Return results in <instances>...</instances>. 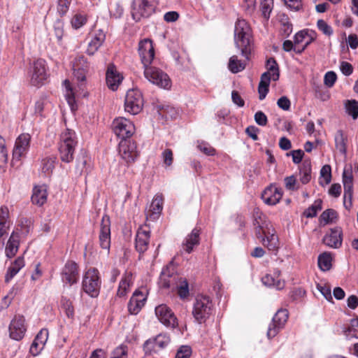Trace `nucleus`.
Instances as JSON below:
<instances>
[{"label": "nucleus", "instance_id": "nucleus-57", "mask_svg": "<svg viewBox=\"0 0 358 358\" xmlns=\"http://www.w3.org/2000/svg\"><path fill=\"white\" fill-rule=\"evenodd\" d=\"M336 78H337V76H336V73H334V71H328L324 75V85H327L328 87H331L334 85V83L336 80Z\"/></svg>", "mask_w": 358, "mask_h": 358}, {"label": "nucleus", "instance_id": "nucleus-33", "mask_svg": "<svg viewBox=\"0 0 358 358\" xmlns=\"http://www.w3.org/2000/svg\"><path fill=\"white\" fill-rule=\"evenodd\" d=\"M10 224L8 208L6 206H1L0 208V238L8 233Z\"/></svg>", "mask_w": 358, "mask_h": 358}, {"label": "nucleus", "instance_id": "nucleus-2", "mask_svg": "<svg viewBox=\"0 0 358 358\" xmlns=\"http://www.w3.org/2000/svg\"><path fill=\"white\" fill-rule=\"evenodd\" d=\"M251 37L252 31L249 24L245 20H238L234 28V43L245 60L249 59L251 52Z\"/></svg>", "mask_w": 358, "mask_h": 358}, {"label": "nucleus", "instance_id": "nucleus-21", "mask_svg": "<svg viewBox=\"0 0 358 358\" xmlns=\"http://www.w3.org/2000/svg\"><path fill=\"white\" fill-rule=\"evenodd\" d=\"M106 80L108 87L115 91L122 82L123 76L113 64H110L106 70Z\"/></svg>", "mask_w": 358, "mask_h": 358}, {"label": "nucleus", "instance_id": "nucleus-53", "mask_svg": "<svg viewBox=\"0 0 358 358\" xmlns=\"http://www.w3.org/2000/svg\"><path fill=\"white\" fill-rule=\"evenodd\" d=\"M320 176L324 178L326 185L330 183L331 180V168L330 165H324L320 170Z\"/></svg>", "mask_w": 358, "mask_h": 358}, {"label": "nucleus", "instance_id": "nucleus-43", "mask_svg": "<svg viewBox=\"0 0 358 358\" xmlns=\"http://www.w3.org/2000/svg\"><path fill=\"white\" fill-rule=\"evenodd\" d=\"M61 308L64 311L66 315L73 319L74 317V308L72 301L66 297H62L61 299Z\"/></svg>", "mask_w": 358, "mask_h": 358}, {"label": "nucleus", "instance_id": "nucleus-45", "mask_svg": "<svg viewBox=\"0 0 358 358\" xmlns=\"http://www.w3.org/2000/svg\"><path fill=\"white\" fill-rule=\"evenodd\" d=\"M273 0H260V10L262 16L268 20L270 17V13L273 9Z\"/></svg>", "mask_w": 358, "mask_h": 358}, {"label": "nucleus", "instance_id": "nucleus-51", "mask_svg": "<svg viewBox=\"0 0 358 358\" xmlns=\"http://www.w3.org/2000/svg\"><path fill=\"white\" fill-rule=\"evenodd\" d=\"M317 289L327 301H332L331 290L329 285L319 283L317 285Z\"/></svg>", "mask_w": 358, "mask_h": 358}, {"label": "nucleus", "instance_id": "nucleus-46", "mask_svg": "<svg viewBox=\"0 0 358 358\" xmlns=\"http://www.w3.org/2000/svg\"><path fill=\"white\" fill-rule=\"evenodd\" d=\"M336 218V212L333 209H327L324 210L320 217V222L327 224L333 222Z\"/></svg>", "mask_w": 358, "mask_h": 358}, {"label": "nucleus", "instance_id": "nucleus-12", "mask_svg": "<svg viewBox=\"0 0 358 358\" xmlns=\"http://www.w3.org/2000/svg\"><path fill=\"white\" fill-rule=\"evenodd\" d=\"M155 315L158 320L168 327L175 328L178 326V320L171 309L166 304L159 305L155 308Z\"/></svg>", "mask_w": 358, "mask_h": 358}, {"label": "nucleus", "instance_id": "nucleus-48", "mask_svg": "<svg viewBox=\"0 0 358 358\" xmlns=\"http://www.w3.org/2000/svg\"><path fill=\"white\" fill-rule=\"evenodd\" d=\"M322 201L321 199L315 201L314 203L310 206L305 212L304 215L307 217H314L317 215L319 210H322Z\"/></svg>", "mask_w": 358, "mask_h": 358}, {"label": "nucleus", "instance_id": "nucleus-59", "mask_svg": "<svg viewBox=\"0 0 358 358\" xmlns=\"http://www.w3.org/2000/svg\"><path fill=\"white\" fill-rule=\"evenodd\" d=\"M162 157L164 164L167 166H170L173 160V152L171 149H165L162 153Z\"/></svg>", "mask_w": 358, "mask_h": 358}, {"label": "nucleus", "instance_id": "nucleus-52", "mask_svg": "<svg viewBox=\"0 0 358 358\" xmlns=\"http://www.w3.org/2000/svg\"><path fill=\"white\" fill-rule=\"evenodd\" d=\"M192 348L188 345L180 346L176 354V358H189L192 355Z\"/></svg>", "mask_w": 358, "mask_h": 358}, {"label": "nucleus", "instance_id": "nucleus-32", "mask_svg": "<svg viewBox=\"0 0 358 358\" xmlns=\"http://www.w3.org/2000/svg\"><path fill=\"white\" fill-rule=\"evenodd\" d=\"M199 244V230L195 228L185 238L182 243V248L186 252L189 254L193 251L194 247Z\"/></svg>", "mask_w": 358, "mask_h": 358}, {"label": "nucleus", "instance_id": "nucleus-16", "mask_svg": "<svg viewBox=\"0 0 358 358\" xmlns=\"http://www.w3.org/2000/svg\"><path fill=\"white\" fill-rule=\"evenodd\" d=\"M138 53L143 66L150 65L155 57L152 41L148 38L141 41L138 45Z\"/></svg>", "mask_w": 358, "mask_h": 358}, {"label": "nucleus", "instance_id": "nucleus-11", "mask_svg": "<svg viewBox=\"0 0 358 358\" xmlns=\"http://www.w3.org/2000/svg\"><path fill=\"white\" fill-rule=\"evenodd\" d=\"M48 78L47 68L45 61L39 59L35 61L33 64L31 83L34 86H41L44 84Z\"/></svg>", "mask_w": 358, "mask_h": 358}, {"label": "nucleus", "instance_id": "nucleus-44", "mask_svg": "<svg viewBox=\"0 0 358 358\" xmlns=\"http://www.w3.org/2000/svg\"><path fill=\"white\" fill-rule=\"evenodd\" d=\"M87 15L82 13H76L71 21L72 27L76 29H80L83 25H85L87 22Z\"/></svg>", "mask_w": 358, "mask_h": 358}, {"label": "nucleus", "instance_id": "nucleus-49", "mask_svg": "<svg viewBox=\"0 0 358 358\" xmlns=\"http://www.w3.org/2000/svg\"><path fill=\"white\" fill-rule=\"evenodd\" d=\"M88 63L83 55L77 56L73 62V69L88 71Z\"/></svg>", "mask_w": 358, "mask_h": 358}, {"label": "nucleus", "instance_id": "nucleus-15", "mask_svg": "<svg viewBox=\"0 0 358 358\" xmlns=\"http://www.w3.org/2000/svg\"><path fill=\"white\" fill-rule=\"evenodd\" d=\"M148 292L145 289L143 290H136L131 297L129 304L128 310L132 315H136L144 306L147 300Z\"/></svg>", "mask_w": 358, "mask_h": 358}, {"label": "nucleus", "instance_id": "nucleus-47", "mask_svg": "<svg viewBox=\"0 0 358 358\" xmlns=\"http://www.w3.org/2000/svg\"><path fill=\"white\" fill-rule=\"evenodd\" d=\"M56 157L55 156L46 157L42 159V171L45 173L52 171L55 168Z\"/></svg>", "mask_w": 358, "mask_h": 358}, {"label": "nucleus", "instance_id": "nucleus-6", "mask_svg": "<svg viewBox=\"0 0 358 358\" xmlns=\"http://www.w3.org/2000/svg\"><path fill=\"white\" fill-rule=\"evenodd\" d=\"M213 304L206 296H197L193 306L192 315L199 323L204 322L212 314Z\"/></svg>", "mask_w": 358, "mask_h": 358}, {"label": "nucleus", "instance_id": "nucleus-23", "mask_svg": "<svg viewBox=\"0 0 358 358\" xmlns=\"http://www.w3.org/2000/svg\"><path fill=\"white\" fill-rule=\"evenodd\" d=\"M282 190L275 185H270L262 194V199L268 205H275L282 196Z\"/></svg>", "mask_w": 358, "mask_h": 358}, {"label": "nucleus", "instance_id": "nucleus-17", "mask_svg": "<svg viewBox=\"0 0 358 358\" xmlns=\"http://www.w3.org/2000/svg\"><path fill=\"white\" fill-rule=\"evenodd\" d=\"M99 239L101 248L109 251L110 245V221L108 215H103L101 219Z\"/></svg>", "mask_w": 358, "mask_h": 358}, {"label": "nucleus", "instance_id": "nucleus-58", "mask_svg": "<svg viewBox=\"0 0 358 358\" xmlns=\"http://www.w3.org/2000/svg\"><path fill=\"white\" fill-rule=\"evenodd\" d=\"M71 0H58L57 10L61 15H64L69 10Z\"/></svg>", "mask_w": 358, "mask_h": 358}, {"label": "nucleus", "instance_id": "nucleus-19", "mask_svg": "<svg viewBox=\"0 0 358 358\" xmlns=\"http://www.w3.org/2000/svg\"><path fill=\"white\" fill-rule=\"evenodd\" d=\"M170 342L169 336L159 334L153 339L148 340L143 345L145 353L157 352L166 347Z\"/></svg>", "mask_w": 358, "mask_h": 358}, {"label": "nucleus", "instance_id": "nucleus-54", "mask_svg": "<svg viewBox=\"0 0 358 358\" xmlns=\"http://www.w3.org/2000/svg\"><path fill=\"white\" fill-rule=\"evenodd\" d=\"M8 159V151L6 147L5 139L0 136V164H4Z\"/></svg>", "mask_w": 358, "mask_h": 358}, {"label": "nucleus", "instance_id": "nucleus-40", "mask_svg": "<svg viewBox=\"0 0 358 358\" xmlns=\"http://www.w3.org/2000/svg\"><path fill=\"white\" fill-rule=\"evenodd\" d=\"M266 67L267 69L266 72L269 73L271 80L272 79L274 81L278 80L280 76L279 68L275 59L273 57L268 59L266 61Z\"/></svg>", "mask_w": 358, "mask_h": 358}, {"label": "nucleus", "instance_id": "nucleus-8", "mask_svg": "<svg viewBox=\"0 0 358 358\" xmlns=\"http://www.w3.org/2000/svg\"><path fill=\"white\" fill-rule=\"evenodd\" d=\"M155 7L152 0H134L132 17L136 21H139L142 17H148L155 12Z\"/></svg>", "mask_w": 358, "mask_h": 358}, {"label": "nucleus", "instance_id": "nucleus-14", "mask_svg": "<svg viewBox=\"0 0 358 358\" xmlns=\"http://www.w3.org/2000/svg\"><path fill=\"white\" fill-rule=\"evenodd\" d=\"M31 137L28 134H22L16 139L13 150V161L19 162L27 154Z\"/></svg>", "mask_w": 358, "mask_h": 358}, {"label": "nucleus", "instance_id": "nucleus-20", "mask_svg": "<svg viewBox=\"0 0 358 358\" xmlns=\"http://www.w3.org/2000/svg\"><path fill=\"white\" fill-rule=\"evenodd\" d=\"M25 320L23 316H15L9 326L10 336L12 339L21 340L26 332Z\"/></svg>", "mask_w": 358, "mask_h": 358}, {"label": "nucleus", "instance_id": "nucleus-60", "mask_svg": "<svg viewBox=\"0 0 358 358\" xmlns=\"http://www.w3.org/2000/svg\"><path fill=\"white\" fill-rule=\"evenodd\" d=\"M308 31L302 30L297 32L294 35V45H299L303 44V41L308 38Z\"/></svg>", "mask_w": 358, "mask_h": 358}, {"label": "nucleus", "instance_id": "nucleus-35", "mask_svg": "<svg viewBox=\"0 0 358 358\" xmlns=\"http://www.w3.org/2000/svg\"><path fill=\"white\" fill-rule=\"evenodd\" d=\"M271 81V77L268 72L264 73L261 76V80L258 86L259 98L260 100L265 99L268 92Z\"/></svg>", "mask_w": 358, "mask_h": 358}, {"label": "nucleus", "instance_id": "nucleus-31", "mask_svg": "<svg viewBox=\"0 0 358 358\" xmlns=\"http://www.w3.org/2000/svg\"><path fill=\"white\" fill-rule=\"evenodd\" d=\"M106 39V35L103 31L99 30L92 36L88 43L87 53L89 55H93L100 48Z\"/></svg>", "mask_w": 358, "mask_h": 358}, {"label": "nucleus", "instance_id": "nucleus-18", "mask_svg": "<svg viewBox=\"0 0 358 358\" xmlns=\"http://www.w3.org/2000/svg\"><path fill=\"white\" fill-rule=\"evenodd\" d=\"M119 154L126 162H133L138 157L136 145L134 142L122 141L119 143Z\"/></svg>", "mask_w": 358, "mask_h": 358}, {"label": "nucleus", "instance_id": "nucleus-36", "mask_svg": "<svg viewBox=\"0 0 358 358\" xmlns=\"http://www.w3.org/2000/svg\"><path fill=\"white\" fill-rule=\"evenodd\" d=\"M132 283V274L131 273H126L120 282L117 295L120 297L124 296L127 294L129 287Z\"/></svg>", "mask_w": 358, "mask_h": 358}, {"label": "nucleus", "instance_id": "nucleus-9", "mask_svg": "<svg viewBox=\"0 0 358 358\" xmlns=\"http://www.w3.org/2000/svg\"><path fill=\"white\" fill-rule=\"evenodd\" d=\"M113 130L115 135L126 141V138H130L135 131L134 124L129 120L119 117L113 122Z\"/></svg>", "mask_w": 358, "mask_h": 358}, {"label": "nucleus", "instance_id": "nucleus-41", "mask_svg": "<svg viewBox=\"0 0 358 358\" xmlns=\"http://www.w3.org/2000/svg\"><path fill=\"white\" fill-rule=\"evenodd\" d=\"M318 266L322 271H329L331 267L332 257L329 252H324L318 257Z\"/></svg>", "mask_w": 358, "mask_h": 358}, {"label": "nucleus", "instance_id": "nucleus-50", "mask_svg": "<svg viewBox=\"0 0 358 358\" xmlns=\"http://www.w3.org/2000/svg\"><path fill=\"white\" fill-rule=\"evenodd\" d=\"M64 83L66 89V93L65 94L66 99L69 105L71 106V109L73 110L76 101L74 94L72 91V88L70 86V83L69 80H65Z\"/></svg>", "mask_w": 358, "mask_h": 358}, {"label": "nucleus", "instance_id": "nucleus-24", "mask_svg": "<svg viewBox=\"0 0 358 358\" xmlns=\"http://www.w3.org/2000/svg\"><path fill=\"white\" fill-rule=\"evenodd\" d=\"M150 230L141 227L136 235V249L139 253H143L148 248Z\"/></svg>", "mask_w": 358, "mask_h": 358}, {"label": "nucleus", "instance_id": "nucleus-28", "mask_svg": "<svg viewBox=\"0 0 358 358\" xmlns=\"http://www.w3.org/2000/svg\"><path fill=\"white\" fill-rule=\"evenodd\" d=\"M280 271L278 269L274 270L273 274H266L262 279V282L268 287H274L280 290L285 287V281L280 278Z\"/></svg>", "mask_w": 358, "mask_h": 358}, {"label": "nucleus", "instance_id": "nucleus-37", "mask_svg": "<svg viewBox=\"0 0 358 358\" xmlns=\"http://www.w3.org/2000/svg\"><path fill=\"white\" fill-rule=\"evenodd\" d=\"M246 63L244 60L238 59L236 55L231 56L229 59L228 69L233 73H237L245 69Z\"/></svg>", "mask_w": 358, "mask_h": 358}, {"label": "nucleus", "instance_id": "nucleus-42", "mask_svg": "<svg viewBox=\"0 0 358 358\" xmlns=\"http://www.w3.org/2000/svg\"><path fill=\"white\" fill-rule=\"evenodd\" d=\"M345 108L348 114L352 117L353 120L358 117V101L352 99L348 100L345 103Z\"/></svg>", "mask_w": 358, "mask_h": 358}, {"label": "nucleus", "instance_id": "nucleus-10", "mask_svg": "<svg viewBox=\"0 0 358 358\" xmlns=\"http://www.w3.org/2000/svg\"><path fill=\"white\" fill-rule=\"evenodd\" d=\"M143 106L141 93L137 90H130L127 92L124 101L125 111L136 115L141 112Z\"/></svg>", "mask_w": 358, "mask_h": 358}, {"label": "nucleus", "instance_id": "nucleus-1", "mask_svg": "<svg viewBox=\"0 0 358 358\" xmlns=\"http://www.w3.org/2000/svg\"><path fill=\"white\" fill-rule=\"evenodd\" d=\"M253 217L256 237L261 240L269 250H275L278 248V238L266 216L256 208L253 211Z\"/></svg>", "mask_w": 358, "mask_h": 358}, {"label": "nucleus", "instance_id": "nucleus-13", "mask_svg": "<svg viewBox=\"0 0 358 358\" xmlns=\"http://www.w3.org/2000/svg\"><path fill=\"white\" fill-rule=\"evenodd\" d=\"M288 319V312L285 309H280L277 311L273 317L271 323L267 330V337L272 338L275 337L279 330L282 329Z\"/></svg>", "mask_w": 358, "mask_h": 358}, {"label": "nucleus", "instance_id": "nucleus-25", "mask_svg": "<svg viewBox=\"0 0 358 358\" xmlns=\"http://www.w3.org/2000/svg\"><path fill=\"white\" fill-rule=\"evenodd\" d=\"M48 338V331L45 329H41L35 337L30 347V352L34 356L38 355L43 349Z\"/></svg>", "mask_w": 358, "mask_h": 358}, {"label": "nucleus", "instance_id": "nucleus-26", "mask_svg": "<svg viewBox=\"0 0 358 358\" xmlns=\"http://www.w3.org/2000/svg\"><path fill=\"white\" fill-rule=\"evenodd\" d=\"M323 241L330 248H338L342 244V231L339 228L331 229L329 234L324 236Z\"/></svg>", "mask_w": 358, "mask_h": 358}, {"label": "nucleus", "instance_id": "nucleus-3", "mask_svg": "<svg viewBox=\"0 0 358 358\" xmlns=\"http://www.w3.org/2000/svg\"><path fill=\"white\" fill-rule=\"evenodd\" d=\"M175 273V265L172 260L166 267H164L160 275L159 283L164 288H169L171 286L172 281L177 280L176 288L178 294L181 299H185L189 296V285L185 278L178 275H173Z\"/></svg>", "mask_w": 358, "mask_h": 358}, {"label": "nucleus", "instance_id": "nucleus-39", "mask_svg": "<svg viewBox=\"0 0 358 358\" xmlns=\"http://www.w3.org/2000/svg\"><path fill=\"white\" fill-rule=\"evenodd\" d=\"M336 149L342 155H345L347 151V138L343 131L338 130L334 136Z\"/></svg>", "mask_w": 358, "mask_h": 358}, {"label": "nucleus", "instance_id": "nucleus-27", "mask_svg": "<svg viewBox=\"0 0 358 358\" xmlns=\"http://www.w3.org/2000/svg\"><path fill=\"white\" fill-rule=\"evenodd\" d=\"M47 198L48 190L45 185H36L34 187L31 198L33 204L42 206L46 203Z\"/></svg>", "mask_w": 358, "mask_h": 358}, {"label": "nucleus", "instance_id": "nucleus-5", "mask_svg": "<svg viewBox=\"0 0 358 358\" xmlns=\"http://www.w3.org/2000/svg\"><path fill=\"white\" fill-rule=\"evenodd\" d=\"M101 283L99 271L96 268H90L83 276L82 288L89 296L95 298L99 294Z\"/></svg>", "mask_w": 358, "mask_h": 358}, {"label": "nucleus", "instance_id": "nucleus-7", "mask_svg": "<svg viewBox=\"0 0 358 358\" xmlns=\"http://www.w3.org/2000/svg\"><path fill=\"white\" fill-rule=\"evenodd\" d=\"M144 69V76L149 82L164 89L171 87L169 76L161 69L150 65L145 66Z\"/></svg>", "mask_w": 358, "mask_h": 358}, {"label": "nucleus", "instance_id": "nucleus-61", "mask_svg": "<svg viewBox=\"0 0 358 358\" xmlns=\"http://www.w3.org/2000/svg\"><path fill=\"white\" fill-rule=\"evenodd\" d=\"M256 123L259 126H266L268 122L266 115L262 111H257L254 116Z\"/></svg>", "mask_w": 358, "mask_h": 358}, {"label": "nucleus", "instance_id": "nucleus-29", "mask_svg": "<svg viewBox=\"0 0 358 358\" xmlns=\"http://www.w3.org/2000/svg\"><path fill=\"white\" fill-rule=\"evenodd\" d=\"M20 236L18 232L13 231L5 248L6 256L8 258L14 257L18 251Z\"/></svg>", "mask_w": 358, "mask_h": 358}, {"label": "nucleus", "instance_id": "nucleus-22", "mask_svg": "<svg viewBox=\"0 0 358 358\" xmlns=\"http://www.w3.org/2000/svg\"><path fill=\"white\" fill-rule=\"evenodd\" d=\"M62 275V281L64 283L69 284L70 285L76 283L79 278L77 264L74 262H66Z\"/></svg>", "mask_w": 358, "mask_h": 358}, {"label": "nucleus", "instance_id": "nucleus-38", "mask_svg": "<svg viewBox=\"0 0 358 358\" xmlns=\"http://www.w3.org/2000/svg\"><path fill=\"white\" fill-rule=\"evenodd\" d=\"M311 179V164L309 159H305L300 167V180L307 184Z\"/></svg>", "mask_w": 358, "mask_h": 358}, {"label": "nucleus", "instance_id": "nucleus-56", "mask_svg": "<svg viewBox=\"0 0 358 358\" xmlns=\"http://www.w3.org/2000/svg\"><path fill=\"white\" fill-rule=\"evenodd\" d=\"M127 348L126 346L120 345L116 348L113 352L111 358H127Z\"/></svg>", "mask_w": 358, "mask_h": 358}, {"label": "nucleus", "instance_id": "nucleus-34", "mask_svg": "<svg viewBox=\"0 0 358 358\" xmlns=\"http://www.w3.org/2000/svg\"><path fill=\"white\" fill-rule=\"evenodd\" d=\"M24 266V260L22 257H17L8 267L5 275V281L9 282Z\"/></svg>", "mask_w": 358, "mask_h": 358}, {"label": "nucleus", "instance_id": "nucleus-4", "mask_svg": "<svg viewBox=\"0 0 358 358\" xmlns=\"http://www.w3.org/2000/svg\"><path fill=\"white\" fill-rule=\"evenodd\" d=\"M76 145V135L74 131L66 129L61 134L59 152L63 162L69 163L73 161Z\"/></svg>", "mask_w": 358, "mask_h": 358}, {"label": "nucleus", "instance_id": "nucleus-30", "mask_svg": "<svg viewBox=\"0 0 358 358\" xmlns=\"http://www.w3.org/2000/svg\"><path fill=\"white\" fill-rule=\"evenodd\" d=\"M163 208V198L162 195H155L154 197L150 209L146 213L147 217L151 220L157 219L160 215Z\"/></svg>", "mask_w": 358, "mask_h": 358}, {"label": "nucleus", "instance_id": "nucleus-62", "mask_svg": "<svg viewBox=\"0 0 358 358\" xmlns=\"http://www.w3.org/2000/svg\"><path fill=\"white\" fill-rule=\"evenodd\" d=\"M340 70L343 75L349 76L353 72V67L349 62L343 61L340 64Z\"/></svg>", "mask_w": 358, "mask_h": 358}, {"label": "nucleus", "instance_id": "nucleus-63", "mask_svg": "<svg viewBox=\"0 0 358 358\" xmlns=\"http://www.w3.org/2000/svg\"><path fill=\"white\" fill-rule=\"evenodd\" d=\"M287 155H292L293 162L297 164L302 161L304 152L301 150H292L290 153H287Z\"/></svg>", "mask_w": 358, "mask_h": 358}, {"label": "nucleus", "instance_id": "nucleus-64", "mask_svg": "<svg viewBox=\"0 0 358 358\" xmlns=\"http://www.w3.org/2000/svg\"><path fill=\"white\" fill-rule=\"evenodd\" d=\"M277 105L283 110H289L290 109L291 102L287 96H283L278 100Z\"/></svg>", "mask_w": 358, "mask_h": 358}, {"label": "nucleus", "instance_id": "nucleus-55", "mask_svg": "<svg viewBox=\"0 0 358 358\" xmlns=\"http://www.w3.org/2000/svg\"><path fill=\"white\" fill-rule=\"evenodd\" d=\"M317 28L324 34L331 36L333 34L332 28L323 20H319L317 22Z\"/></svg>", "mask_w": 358, "mask_h": 358}]
</instances>
